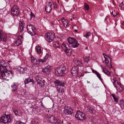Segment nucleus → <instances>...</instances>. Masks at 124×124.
Returning <instances> with one entry per match:
<instances>
[{"instance_id":"nucleus-25","label":"nucleus","mask_w":124,"mask_h":124,"mask_svg":"<svg viewBox=\"0 0 124 124\" xmlns=\"http://www.w3.org/2000/svg\"><path fill=\"white\" fill-rule=\"evenodd\" d=\"M21 40H19V38H17V40L15 41L13 43V44L15 46H18L21 44Z\"/></svg>"},{"instance_id":"nucleus-22","label":"nucleus","mask_w":124,"mask_h":124,"mask_svg":"<svg viewBox=\"0 0 124 124\" xmlns=\"http://www.w3.org/2000/svg\"><path fill=\"white\" fill-rule=\"evenodd\" d=\"M26 69L25 68H22L20 67H19L17 68V70L19 73L21 74H23L25 72V70Z\"/></svg>"},{"instance_id":"nucleus-11","label":"nucleus","mask_w":124,"mask_h":124,"mask_svg":"<svg viewBox=\"0 0 124 124\" xmlns=\"http://www.w3.org/2000/svg\"><path fill=\"white\" fill-rule=\"evenodd\" d=\"M64 113L66 115H71L73 113V111L70 107L65 106L64 108Z\"/></svg>"},{"instance_id":"nucleus-20","label":"nucleus","mask_w":124,"mask_h":124,"mask_svg":"<svg viewBox=\"0 0 124 124\" xmlns=\"http://www.w3.org/2000/svg\"><path fill=\"white\" fill-rule=\"evenodd\" d=\"M11 62L10 61H8V62L5 63L3 61H0V68L3 67L6 65H10L11 64Z\"/></svg>"},{"instance_id":"nucleus-55","label":"nucleus","mask_w":124,"mask_h":124,"mask_svg":"<svg viewBox=\"0 0 124 124\" xmlns=\"http://www.w3.org/2000/svg\"><path fill=\"white\" fill-rule=\"evenodd\" d=\"M108 62H105V63L106 64V65L107 66H108Z\"/></svg>"},{"instance_id":"nucleus-15","label":"nucleus","mask_w":124,"mask_h":124,"mask_svg":"<svg viewBox=\"0 0 124 124\" xmlns=\"http://www.w3.org/2000/svg\"><path fill=\"white\" fill-rule=\"evenodd\" d=\"M25 22L23 21H19V26L18 28V31L21 32L22 31L23 29V28L25 25Z\"/></svg>"},{"instance_id":"nucleus-53","label":"nucleus","mask_w":124,"mask_h":124,"mask_svg":"<svg viewBox=\"0 0 124 124\" xmlns=\"http://www.w3.org/2000/svg\"><path fill=\"white\" fill-rule=\"evenodd\" d=\"M107 66L108 67V68H112V65L111 64H110L109 66L108 65V66Z\"/></svg>"},{"instance_id":"nucleus-42","label":"nucleus","mask_w":124,"mask_h":124,"mask_svg":"<svg viewBox=\"0 0 124 124\" xmlns=\"http://www.w3.org/2000/svg\"><path fill=\"white\" fill-rule=\"evenodd\" d=\"M96 75L97 76L98 78L101 81H102V79L101 78V76L100 75L99 73L98 72H97Z\"/></svg>"},{"instance_id":"nucleus-61","label":"nucleus","mask_w":124,"mask_h":124,"mask_svg":"<svg viewBox=\"0 0 124 124\" xmlns=\"http://www.w3.org/2000/svg\"><path fill=\"white\" fill-rule=\"evenodd\" d=\"M42 106H43V105H42Z\"/></svg>"},{"instance_id":"nucleus-59","label":"nucleus","mask_w":124,"mask_h":124,"mask_svg":"<svg viewBox=\"0 0 124 124\" xmlns=\"http://www.w3.org/2000/svg\"><path fill=\"white\" fill-rule=\"evenodd\" d=\"M123 8L124 9V4H123Z\"/></svg>"},{"instance_id":"nucleus-7","label":"nucleus","mask_w":124,"mask_h":124,"mask_svg":"<svg viewBox=\"0 0 124 124\" xmlns=\"http://www.w3.org/2000/svg\"><path fill=\"white\" fill-rule=\"evenodd\" d=\"M28 32L31 36L36 35L35 31V28L31 24L27 25L26 26Z\"/></svg>"},{"instance_id":"nucleus-29","label":"nucleus","mask_w":124,"mask_h":124,"mask_svg":"<svg viewBox=\"0 0 124 124\" xmlns=\"http://www.w3.org/2000/svg\"><path fill=\"white\" fill-rule=\"evenodd\" d=\"M111 95L113 97L114 101L116 103H118V98L116 97V96L114 94H111Z\"/></svg>"},{"instance_id":"nucleus-58","label":"nucleus","mask_w":124,"mask_h":124,"mask_svg":"<svg viewBox=\"0 0 124 124\" xmlns=\"http://www.w3.org/2000/svg\"><path fill=\"white\" fill-rule=\"evenodd\" d=\"M87 83L88 84L89 83H90V82L89 81H87Z\"/></svg>"},{"instance_id":"nucleus-31","label":"nucleus","mask_w":124,"mask_h":124,"mask_svg":"<svg viewBox=\"0 0 124 124\" xmlns=\"http://www.w3.org/2000/svg\"><path fill=\"white\" fill-rule=\"evenodd\" d=\"M88 110L91 113H94L95 111L94 108L92 107H88Z\"/></svg>"},{"instance_id":"nucleus-54","label":"nucleus","mask_w":124,"mask_h":124,"mask_svg":"<svg viewBox=\"0 0 124 124\" xmlns=\"http://www.w3.org/2000/svg\"><path fill=\"white\" fill-rule=\"evenodd\" d=\"M122 26L124 28V22L122 24Z\"/></svg>"},{"instance_id":"nucleus-12","label":"nucleus","mask_w":124,"mask_h":124,"mask_svg":"<svg viewBox=\"0 0 124 124\" xmlns=\"http://www.w3.org/2000/svg\"><path fill=\"white\" fill-rule=\"evenodd\" d=\"M49 119L50 122L52 123L59 124L60 123H63V121H61L59 119H55L54 116H53L50 117Z\"/></svg>"},{"instance_id":"nucleus-51","label":"nucleus","mask_w":124,"mask_h":124,"mask_svg":"<svg viewBox=\"0 0 124 124\" xmlns=\"http://www.w3.org/2000/svg\"><path fill=\"white\" fill-rule=\"evenodd\" d=\"M17 38H18V39L19 38V39H20V38L22 40L23 39V38L22 36L20 35Z\"/></svg>"},{"instance_id":"nucleus-46","label":"nucleus","mask_w":124,"mask_h":124,"mask_svg":"<svg viewBox=\"0 0 124 124\" xmlns=\"http://www.w3.org/2000/svg\"><path fill=\"white\" fill-rule=\"evenodd\" d=\"M30 16V19H32V17H34L35 16V15L33 14L32 12H31V13Z\"/></svg>"},{"instance_id":"nucleus-24","label":"nucleus","mask_w":124,"mask_h":124,"mask_svg":"<svg viewBox=\"0 0 124 124\" xmlns=\"http://www.w3.org/2000/svg\"><path fill=\"white\" fill-rule=\"evenodd\" d=\"M31 82L33 84H34V81L32 79L29 78H26L24 80V83L25 84H27L29 82Z\"/></svg>"},{"instance_id":"nucleus-43","label":"nucleus","mask_w":124,"mask_h":124,"mask_svg":"<svg viewBox=\"0 0 124 124\" xmlns=\"http://www.w3.org/2000/svg\"><path fill=\"white\" fill-rule=\"evenodd\" d=\"M90 35L91 33L89 32H88L86 33L85 36H84L86 38H88L89 36H90Z\"/></svg>"},{"instance_id":"nucleus-50","label":"nucleus","mask_w":124,"mask_h":124,"mask_svg":"<svg viewBox=\"0 0 124 124\" xmlns=\"http://www.w3.org/2000/svg\"><path fill=\"white\" fill-rule=\"evenodd\" d=\"M92 72H93L95 74L98 72L94 70H92Z\"/></svg>"},{"instance_id":"nucleus-45","label":"nucleus","mask_w":124,"mask_h":124,"mask_svg":"<svg viewBox=\"0 0 124 124\" xmlns=\"http://www.w3.org/2000/svg\"><path fill=\"white\" fill-rule=\"evenodd\" d=\"M54 7V8H58V6L57 4L55 2H54L53 3Z\"/></svg>"},{"instance_id":"nucleus-13","label":"nucleus","mask_w":124,"mask_h":124,"mask_svg":"<svg viewBox=\"0 0 124 124\" xmlns=\"http://www.w3.org/2000/svg\"><path fill=\"white\" fill-rule=\"evenodd\" d=\"M11 121L10 117L8 115H5L1 118V122L4 123L10 122Z\"/></svg>"},{"instance_id":"nucleus-57","label":"nucleus","mask_w":124,"mask_h":124,"mask_svg":"<svg viewBox=\"0 0 124 124\" xmlns=\"http://www.w3.org/2000/svg\"><path fill=\"white\" fill-rule=\"evenodd\" d=\"M77 27V28H78V26H76H76H75L74 27H73V28L74 29V27Z\"/></svg>"},{"instance_id":"nucleus-56","label":"nucleus","mask_w":124,"mask_h":124,"mask_svg":"<svg viewBox=\"0 0 124 124\" xmlns=\"http://www.w3.org/2000/svg\"><path fill=\"white\" fill-rule=\"evenodd\" d=\"M74 31L75 32H78V30H76V29H74Z\"/></svg>"},{"instance_id":"nucleus-16","label":"nucleus","mask_w":124,"mask_h":124,"mask_svg":"<svg viewBox=\"0 0 124 124\" xmlns=\"http://www.w3.org/2000/svg\"><path fill=\"white\" fill-rule=\"evenodd\" d=\"M7 41L6 36L3 34L1 31L0 30V41L5 42H6Z\"/></svg>"},{"instance_id":"nucleus-3","label":"nucleus","mask_w":124,"mask_h":124,"mask_svg":"<svg viewBox=\"0 0 124 124\" xmlns=\"http://www.w3.org/2000/svg\"><path fill=\"white\" fill-rule=\"evenodd\" d=\"M66 70L65 67L62 65L56 69L55 70V72L57 75L62 77L65 74V72Z\"/></svg>"},{"instance_id":"nucleus-39","label":"nucleus","mask_w":124,"mask_h":124,"mask_svg":"<svg viewBox=\"0 0 124 124\" xmlns=\"http://www.w3.org/2000/svg\"><path fill=\"white\" fill-rule=\"evenodd\" d=\"M54 47H55L56 48H60V46L59 44V43L57 42H56L54 44Z\"/></svg>"},{"instance_id":"nucleus-26","label":"nucleus","mask_w":124,"mask_h":124,"mask_svg":"<svg viewBox=\"0 0 124 124\" xmlns=\"http://www.w3.org/2000/svg\"><path fill=\"white\" fill-rule=\"evenodd\" d=\"M121 108L123 109H124V100H119L118 103Z\"/></svg>"},{"instance_id":"nucleus-37","label":"nucleus","mask_w":124,"mask_h":124,"mask_svg":"<svg viewBox=\"0 0 124 124\" xmlns=\"http://www.w3.org/2000/svg\"><path fill=\"white\" fill-rule=\"evenodd\" d=\"M49 57V55L47 54H46L44 59H42V61L43 62L46 60L47 59L48 57Z\"/></svg>"},{"instance_id":"nucleus-33","label":"nucleus","mask_w":124,"mask_h":124,"mask_svg":"<svg viewBox=\"0 0 124 124\" xmlns=\"http://www.w3.org/2000/svg\"><path fill=\"white\" fill-rule=\"evenodd\" d=\"M111 14L114 17H116L118 15V13L115 10L112 11L111 13Z\"/></svg>"},{"instance_id":"nucleus-35","label":"nucleus","mask_w":124,"mask_h":124,"mask_svg":"<svg viewBox=\"0 0 124 124\" xmlns=\"http://www.w3.org/2000/svg\"><path fill=\"white\" fill-rule=\"evenodd\" d=\"M103 55L104 58H105V62L107 61V59H108V58H109V59L110 60V61H111V58L109 56H108V55H106L104 53H103Z\"/></svg>"},{"instance_id":"nucleus-28","label":"nucleus","mask_w":124,"mask_h":124,"mask_svg":"<svg viewBox=\"0 0 124 124\" xmlns=\"http://www.w3.org/2000/svg\"><path fill=\"white\" fill-rule=\"evenodd\" d=\"M74 62L76 65L79 66H83L82 63L80 61L75 60Z\"/></svg>"},{"instance_id":"nucleus-10","label":"nucleus","mask_w":124,"mask_h":124,"mask_svg":"<svg viewBox=\"0 0 124 124\" xmlns=\"http://www.w3.org/2000/svg\"><path fill=\"white\" fill-rule=\"evenodd\" d=\"M35 79L37 84L39 85L41 87H44V83L46 82L45 80L41 79L40 77L38 76L36 77Z\"/></svg>"},{"instance_id":"nucleus-47","label":"nucleus","mask_w":124,"mask_h":124,"mask_svg":"<svg viewBox=\"0 0 124 124\" xmlns=\"http://www.w3.org/2000/svg\"><path fill=\"white\" fill-rule=\"evenodd\" d=\"M16 124H25L23 122L20 121L16 122Z\"/></svg>"},{"instance_id":"nucleus-44","label":"nucleus","mask_w":124,"mask_h":124,"mask_svg":"<svg viewBox=\"0 0 124 124\" xmlns=\"http://www.w3.org/2000/svg\"><path fill=\"white\" fill-rule=\"evenodd\" d=\"M94 119V117L93 116H90L89 118V120L90 121H91L92 122L93 121V120Z\"/></svg>"},{"instance_id":"nucleus-60","label":"nucleus","mask_w":124,"mask_h":124,"mask_svg":"<svg viewBox=\"0 0 124 124\" xmlns=\"http://www.w3.org/2000/svg\"><path fill=\"white\" fill-rule=\"evenodd\" d=\"M70 20H71V21H72V19L71 18V19H70Z\"/></svg>"},{"instance_id":"nucleus-1","label":"nucleus","mask_w":124,"mask_h":124,"mask_svg":"<svg viewBox=\"0 0 124 124\" xmlns=\"http://www.w3.org/2000/svg\"><path fill=\"white\" fill-rule=\"evenodd\" d=\"M8 66L6 65L0 68L1 72V76L0 78L1 79H3L4 81L9 80L10 75L9 73L8 72Z\"/></svg>"},{"instance_id":"nucleus-52","label":"nucleus","mask_w":124,"mask_h":124,"mask_svg":"<svg viewBox=\"0 0 124 124\" xmlns=\"http://www.w3.org/2000/svg\"><path fill=\"white\" fill-rule=\"evenodd\" d=\"M116 81L117 82V84L119 86H121V84L118 81Z\"/></svg>"},{"instance_id":"nucleus-9","label":"nucleus","mask_w":124,"mask_h":124,"mask_svg":"<svg viewBox=\"0 0 124 124\" xmlns=\"http://www.w3.org/2000/svg\"><path fill=\"white\" fill-rule=\"evenodd\" d=\"M11 13L14 17L17 16L20 14L19 8L16 5H15L11 9Z\"/></svg>"},{"instance_id":"nucleus-23","label":"nucleus","mask_w":124,"mask_h":124,"mask_svg":"<svg viewBox=\"0 0 124 124\" xmlns=\"http://www.w3.org/2000/svg\"><path fill=\"white\" fill-rule=\"evenodd\" d=\"M64 86H61L59 87H58L56 89L59 93H62L64 92Z\"/></svg>"},{"instance_id":"nucleus-14","label":"nucleus","mask_w":124,"mask_h":124,"mask_svg":"<svg viewBox=\"0 0 124 124\" xmlns=\"http://www.w3.org/2000/svg\"><path fill=\"white\" fill-rule=\"evenodd\" d=\"M18 86V84L15 82H14L11 86V89L12 92L16 94L18 93V90L17 88Z\"/></svg>"},{"instance_id":"nucleus-2","label":"nucleus","mask_w":124,"mask_h":124,"mask_svg":"<svg viewBox=\"0 0 124 124\" xmlns=\"http://www.w3.org/2000/svg\"><path fill=\"white\" fill-rule=\"evenodd\" d=\"M61 47L67 55L69 56H70L72 54V50L68 43L64 42L62 44Z\"/></svg>"},{"instance_id":"nucleus-38","label":"nucleus","mask_w":124,"mask_h":124,"mask_svg":"<svg viewBox=\"0 0 124 124\" xmlns=\"http://www.w3.org/2000/svg\"><path fill=\"white\" fill-rule=\"evenodd\" d=\"M13 112L16 116H18V110L16 109H14L13 110Z\"/></svg>"},{"instance_id":"nucleus-30","label":"nucleus","mask_w":124,"mask_h":124,"mask_svg":"<svg viewBox=\"0 0 124 124\" xmlns=\"http://www.w3.org/2000/svg\"><path fill=\"white\" fill-rule=\"evenodd\" d=\"M36 49L38 54H40L41 53V48L39 46H36Z\"/></svg>"},{"instance_id":"nucleus-6","label":"nucleus","mask_w":124,"mask_h":124,"mask_svg":"<svg viewBox=\"0 0 124 124\" xmlns=\"http://www.w3.org/2000/svg\"><path fill=\"white\" fill-rule=\"evenodd\" d=\"M55 38V35L54 33H48L45 34V39L49 43L52 41Z\"/></svg>"},{"instance_id":"nucleus-48","label":"nucleus","mask_w":124,"mask_h":124,"mask_svg":"<svg viewBox=\"0 0 124 124\" xmlns=\"http://www.w3.org/2000/svg\"><path fill=\"white\" fill-rule=\"evenodd\" d=\"M8 72L9 73V74H10L11 75H12L13 74V72L12 71H8ZM9 75H10L9 76V78H11V77H10L11 76V75H10V74H9Z\"/></svg>"},{"instance_id":"nucleus-27","label":"nucleus","mask_w":124,"mask_h":124,"mask_svg":"<svg viewBox=\"0 0 124 124\" xmlns=\"http://www.w3.org/2000/svg\"><path fill=\"white\" fill-rule=\"evenodd\" d=\"M50 68L47 66L44 69H43L42 70V71L43 72L47 74L49 72H50Z\"/></svg>"},{"instance_id":"nucleus-21","label":"nucleus","mask_w":124,"mask_h":124,"mask_svg":"<svg viewBox=\"0 0 124 124\" xmlns=\"http://www.w3.org/2000/svg\"><path fill=\"white\" fill-rule=\"evenodd\" d=\"M54 83L58 87H60L61 86H64V84L63 82L60 81L56 80L54 81Z\"/></svg>"},{"instance_id":"nucleus-4","label":"nucleus","mask_w":124,"mask_h":124,"mask_svg":"<svg viewBox=\"0 0 124 124\" xmlns=\"http://www.w3.org/2000/svg\"><path fill=\"white\" fill-rule=\"evenodd\" d=\"M67 40L72 48L77 47L79 45L77 40L73 37H69L67 39Z\"/></svg>"},{"instance_id":"nucleus-32","label":"nucleus","mask_w":124,"mask_h":124,"mask_svg":"<svg viewBox=\"0 0 124 124\" xmlns=\"http://www.w3.org/2000/svg\"><path fill=\"white\" fill-rule=\"evenodd\" d=\"M116 88L117 91L119 93L122 92L123 90V86H119V87H117V88L116 87Z\"/></svg>"},{"instance_id":"nucleus-19","label":"nucleus","mask_w":124,"mask_h":124,"mask_svg":"<svg viewBox=\"0 0 124 124\" xmlns=\"http://www.w3.org/2000/svg\"><path fill=\"white\" fill-rule=\"evenodd\" d=\"M62 22L63 23V25L65 27H67L68 25L69 21L67 19H65L63 17L62 19Z\"/></svg>"},{"instance_id":"nucleus-18","label":"nucleus","mask_w":124,"mask_h":124,"mask_svg":"<svg viewBox=\"0 0 124 124\" xmlns=\"http://www.w3.org/2000/svg\"><path fill=\"white\" fill-rule=\"evenodd\" d=\"M77 69L76 67H73L71 70L72 75L74 76H76L77 75Z\"/></svg>"},{"instance_id":"nucleus-8","label":"nucleus","mask_w":124,"mask_h":124,"mask_svg":"<svg viewBox=\"0 0 124 124\" xmlns=\"http://www.w3.org/2000/svg\"><path fill=\"white\" fill-rule=\"evenodd\" d=\"M75 117L77 119L82 121L85 120L86 119L85 114L80 111L77 112L75 115Z\"/></svg>"},{"instance_id":"nucleus-40","label":"nucleus","mask_w":124,"mask_h":124,"mask_svg":"<svg viewBox=\"0 0 124 124\" xmlns=\"http://www.w3.org/2000/svg\"><path fill=\"white\" fill-rule=\"evenodd\" d=\"M85 8L87 11H88L89 9V6L86 3H84Z\"/></svg>"},{"instance_id":"nucleus-49","label":"nucleus","mask_w":124,"mask_h":124,"mask_svg":"<svg viewBox=\"0 0 124 124\" xmlns=\"http://www.w3.org/2000/svg\"><path fill=\"white\" fill-rule=\"evenodd\" d=\"M123 2H122L120 4L119 6L120 7H123Z\"/></svg>"},{"instance_id":"nucleus-34","label":"nucleus","mask_w":124,"mask_h":124,"mask_svg":"<svg viewBox=\"0 0 124 124\" xmlns=\"http://www.w3.org/2000/svg\"><path fill=\"white\" fill-rule=\"evenodd\" d=\"M103 71V72L106 75H109L110 74V72L108 71L107 70L105 69H104L103 67H102Z\"/></svg>"},{"instance_id":"nucleus-17","label":"nucleus","mask_w":124,"mask_h":124,"mask_svg":"<svg viewBox=\"0 0 124 124\" xmlns=\"http://www.w3.org/2000/svg\"><path fill=\"white\" fill-rule=\"evenodd\" d=\"M52 4L50 2H48L47 5L46 6L45 8L46 11L48 13H50L52 9Z\"/></svg>"},{"instance_id":"nucleus-5","label":"nucleus","mask_w":124,"mask_h":124,"mask_svg":"<svg viewBox=\"0 0 124 124\" xmlns=\"http://www.w3.org/2000/svg\"><path fill=\"white\" fill-rule=\"evenodd\" d=\"M31 62L33 65L36 67L40 66V63H43L42 59H37L32 56L31 58Z\"/></svg>"},{"instance_id":"nucleus-41","label":"nucleus","mask_w":124,"mask_h":124,"mask_svg":"<svg viewBox=\"0 0 124 124\" xmlns=\"http://www.w3.org/2000/svg\"><path fill=\"white\" fill-rule=\"evenodd\" d=\"M113 84L114 85V86L115 88H116V84H117V82L116 81L118 80H116L115 79H113Z\"/></svg>"},{"instance_id":"nucleus-36","label":"nucleus","mask_w":124,"mask_h":124,"mask_svg":"<svg viewBox=\"0 0 124 124\" xmlns=\"http://www.w3.org/2000/svg\"><path fill=\"white\" fill-rule=\"evenodd\" d=\"M84 60L85 62H87V63L90 60L89 57H85V58H84Z\"/></svg>"}]
</instances>
